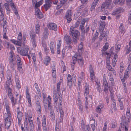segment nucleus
<instances>
[{
  "mask_svg": "<svg viewBox=\"0 0 131 131\" xmlns=\"http://www.w3.org/2000/svg\"><path fill=\"white\" fill-rule=\"evenodd\" d=\"M9 5L11 6V7L12 8L13 10L14 11L15 14L17 16V18L19 19H20V17L18 14V11H17L16 7L14 3L13 2H10L8 4L7 3H5L4 5L5 8L7 11H9V13L10 11V9L9 7Z\"/></svg>",
  "mask_w": 131,
  "mask_h": 131,
  "instance_id": "1",
  "label": "nucleus"
},
{
  "mask_svg": "<svg viewBox=\"0 0 131 131\" xmlns=\"http://www.w3.org/2000/svg\"><path fill=\"white\" fill-rule=\"evenodd\" d=\"M69 34L73 38H78L80 35V33L75 28L73 27H71L69 31Z\"/></svg>",
  "mask_w": 131,
  "mask_h": 131,
  "instance_id": "2",
  "label": "nucleus"
},
{
  "mask_svg": "<svg viewBox=\"0 0 131 131\" xmlns=\"http://www.w3.org/2000/svg\"><path fill=\"white\" fill-rule=\"evenodd\" d=\"M53 101L54 102L56 103V105H57V102L58 100V99L59 98L60 104L61 105L62 99L60 96V94L59 95L57 94V92L55 90L53 91Z\"/></svg>",
  "mask_w": 131,
  "mask_h": 131,
  "instance_id": "3",
  "label": "nucleus"
},
{
  "mask_svg": "<svg viewBox=\"0 0 131 131\" xmlns=\"http://www.w3.org/2000/svg\"><path fill=\"white\" fill-rule=\"evenodd\" d=\"M111 3L106 1L103 2L101 6V10L103 12L105 10V9H110L111 8Z\"/></svg>",
  "mask_w": 131,
  "mask_h": 131,
  "instance_id": "4",
  "label": "nucleus"
},
{
  "mask_svg": "<svg viewBox=\"0 0 131 131\" xmlns=\"http://www.w3.org/2000/svg\"><path fill=\"white\" fill-rule=\"evenodd\" d=\"M12 76H8L7 77V81L6 82V85L7 87L6 88V90L12 89L11 88H12L13 86L12 85Z\"/></svg>",
  "mask_w": 131,
  "mask_h": 131,
  "instance_id": "5",
  "label": "nucleus"
},
{
  "mask_svg": "<svg viewBox=\"0 0 131 131\" xmlns=\"http://www.w3.org/2000/svg\"><path fill=\"white\" fill-rule=\"evenodd\" d=\"M72 14V9H68L66 12L64 18L67 20V22L70 23L72 20L71 17Z\"/></svg>",
  "mask_w": 131,
  "mask_h": 131,
  "instance_id": "6",
  "label": "nucleus"
},
{
  "mask_svg": "<svg viewBox=\"0 0 131 131\" xmlns=\"http://www.w3.org/2000/svg\"><path fill=\"white\" fill-rule=\"evenodd\" d=\"M30 36L34 47H36V42L35 39L36 35L34 33H30Z\"/></svg>",
  "mask_w": 131,
  "mask_h": 131,
  "instance_id": "7",
  "label": "nucleus"
},
{
  "mask_svg": "<svg viewBox=\"0 0 131 131\" xmlns=\"http://www.w3.org/2000/svg\"><path fill=\"white\" fill-rule=\"evenodd\" d=\"M11 118V117H7L5 119V128L7 129H9L10 126L11 124V122L10 121V119Z\"/></svg>",
  "mask_w": 131,
  "mask_h": 131,
  "instance_id": "8",
  "label": "nucleus"
},
{
  "mask_svg": "<svg viewBox=\"0 0 131 131\" xmlns=\"http://www.w3.org/2000/svg\"><path fill=\"white\" fill-rule=\"evenodd\" d=\"M129 71L126 70L124 73V75L123 77L121 75V74L119 73V74L120 75V77L122 82H125V80H126L129 77Z\"/></svg>",
  "mask_w": 131,
  "mask_h": 131,
  "instance_id": "9",
  "label": "nucleus"
},
{
  "mask_svg": "<svg viewBox=\"0 0 131 131\" xmlns=\"http://www.w3.org/2000/svg\"><path fill=\"white\" fill-rule=\"evenodd\" d=\"M29 50V48L27 46H25V47L21 49L20 52V53L23 56H27L28 54V51Z\"/></svg>",
  "mask_w": 131,
  "mask_h": 131,
  "instance_id": "10",
  "label": "nucleus"
},
{
  "mask_svg": "<svg viewBox=\"0 0 131 131\" xmlns=\"http://www.w3.org/2000/svg\"><path fill=\"white\" fill-rule=\"evenodd\" d=\"M35 15L37 18L39 19H41L43 17V14L38 8H36Z\"/></svg>",
  "mask_w": 131,
  "mask_h": 131,
  "instance_id": "11",
  "label": "nucleus"
},
{
  "mask_svg": "<svg viewBox=\"0 0 131 131\" xmlns=\"http://www.w3.org/2000/svg\"><path fill=\"white\" fill-rule=\"evenodd\" d=\"M26 97L27 99L28 100V103L30 105H31V96L29 93V91L28 88L27 87L26 88Z\"/></svg>",
  "mask_w": 131,
  "mask_h": 131,
  "instance_id": "12",
  "label": "nucleus"
},
{
  "mask_svg": "<svg viewBox=\"0 0 131 131\" xmlns=\"http://www.w3.org/2000/svg\"><path fill=\"white\" fill-rule=\"evenodd\" d=\"M48 28L50 30H53L54 31L57 30V25L55 23H49L48 25Z\"/></svg>",
  "mask_w": 131,
  "mask_h": 131,
  "instance_id": "13",
  "label": "nucleus"
},
{
  "mask_svg": "<svg viewBox=\"0 0 131 131\" xmlns=\"http://www.w3.org/2000/svg\"><path fill=\"white\" fill-rule=\"evenodd\" d=\"M5 106L6 107V109L8 115V117H11V114L10 111L9 107L8 105V102L7 100H6L5 101Z\"/></svg>",
  "mask_w": 131,
  "mask_h": 131,
  "instance_id": "14",
  "label": "nucleus"
},
{
  "mask_svg": "<svg viewBox=\"0 0 131 131\" xmlns=\"http://www.w3.org/2000/svg\"><path fill=\"white\" fill-rule=\"evenodd\" d=\"M122 121L124 122V124H126V125L124 126L125 127V131H128V130L127 128V126L128 125V123L127 122V120L125 117V115H123L122 117Z\"/></svg>",
  "mask_w": 131,
  "mask_h": 131,
  "instance_id": "15",
  "label": "nucleus"
},
{
  "mask_svg": "<svg viewBox=\"0 0 131 131\" xmlns=\"http://www.w3.org/2000/svg\"><path fill=\"white\" fill-rule=\"evenodd\" d=\"M9 61L11 68H12L13 70H14L15 68V66L16 64V63L13 60V58H9Z\"/></svg>",
  "mask_w": 131,
  "mask_h": 131,
  "instance_id": "16",
  "label": "nucleus"
},
{
  "mask_svg": "<svg viewBox=\"0 0 131 131\" xmlns=\"http://www.w3.org/2000/svg\"><path fill=\"white\" fill-rule=\"evenodd\" d=\"M28 119L29 123V131H33L34 125V124L33 121L29 119Z\"/></svg>",
  "mask_w": 131,
  "mask_h": 131,
  "instance_id": "17",
  "label": "nucleus"
},
{
  "mask_svg": "<svg viewBox=\"0 0 131 131\" xmlns=\"http://www.w3.org/2000/svg\"><path fill=\"white\" fill-rule=\"evenodd\" d=\"M22 113L21 112H18L17 117L18 119V123L19 125L21 123L22 119Z\"/></svg>",
  "mask_w": 131,
  "mask_h": 131,
  "instance_id": "18",
  "label": "nucleus"
},
{
  "mask_svg": "<svg viewBox=\"0 0 131 131\" xmlns=\"http://www.w3.org/2000/svg\"><path fill=\"white\" fill-rule=\"evenodd\" d=\"M61 84V83L60 82L58 83L57 84V94L58 95H59L60 94V91L61 89L60 87V85Z\"/></svg>",
  "mask_w": 131,
  "mask_h": 131,
  "instance_id": "19",
  "label": "nucleus"
},
{
  "mask_svg": "<svg viewBox=\"0 0 131 131\" xmlns=\"http://www.w3.org/2000/svg\"><path fill=\"white\" fill-rule=\"evenodd\" d=\"M64 39L67 44L70 45L71 42V39L69 36L65 35L64 38Z\"/></svg>",
  "mask_w": 131,
  "mask_h": 131,
  "instance_id": "20",
  "label": "nucleus"
},
{
  "mask_svg": "<svg viewBox=\"0 0 131 131\" xmlns=\"http://www.w3.org/2000/svg\"><path fill=\"white\" fill-rule=\"evenodd\" d=\"M105 25V22H101L100 23L99 28L100 31L103 32Z\"/></svg>",
  "mask_w": 131,
  "mask_h": 131,
  "instance_id": "21",
  "label": "nucleus"
},
{
  "mask_svg": "<svg viewBox=\"0 0 131 131\" xmlns=\"http://www.w3.org/2000/svg\"><path fill=\"white\" fill-rule=\"evenodd\" d=\"M6 91L7 92L8 96L9 99L14 97L12 89L7 90Z\"/></svg>",
  "mask_w": 131,
  "mask_h": 131,
  "instance_id": "22",
  "label": "nucleus"
},
{
  "mask_svg": "<svg viewBox=\"0 0 131 131\" xmlns=\"http://www.w3.org/2000/svg\"><path fill=\"white\" fill-rule=\"evenodd\" d=\"M48 29L47 28L45 27L44 28V30L43 34V37L45 39H47L48 38Z\"/></svg>",
  "mask_w": 131,
  "mask_h": 131,
  "instance_id": "23",
  "label": "nucleus"
},
{
  "mask_svg": "<svg viewBox=\"0 0 131 131\" xmlns=\"http://www.w3.org/2000/svg\"><path fill=\"white\" fill-rule=\"evenodd\" d=\"M103 107V105L100 104L97 106L96 109V111L97 113H100L101 112V109Z\"/></svg>",
  "mask_w": 131,
  "mask_h": 131,
  "instance_id": "24",
  "label": "nucleus"
},
{
  "mask_svg": "<svg viewBox=\"0 0 131 131\" xmlns=\"http://www.w3.org/2000/svg\"><path fill=\"white\" fill-rule=\"evenodd\" d=\"M17 65L18 70L19 71L20 73H23V71L22 68V64L21 63H17Z\"/></svg>",
  "mask_w": 131,
  "mask_h": 131,
  "instance_id": "25",
  "label": "nucleus"
},
{
  "mask_svg": "<svg viewBox=\"0 0 131 131\" xmlns=\"http://www.w3.org/2000/svg\"><path fill=\"white\" fill-rule=\"evenodd\" d=\"M82 128L85 131H90L91 129L89 125H82Z\"/></svg>",
  "mask_w": 131,
  "mask_h": 131,
  "instance_id": "26",
  "label": "nucleus"
},
{
  "mask_svg": "<svg viewBox=\"0 0 131 131\" xmlns=\"http://www.w3.org/2000/svg\"><path fill=\"white\" fill-rule=\"evenodd\" d=\"M78 62L80 66L82 67L83 66L84 64V61L83 58L78 59H77Z\"/></svg>",
  "mask_w": 131,
  "mask_h": 131,
  "instance_id": "27",
  "label": "nucleus"
},
{
  "mask_svg": "<svg viewBox=\"0 0 131 131\" xmlns=\"http://www.w3.org/2000/svg\"><path fill=\"white\" fill-rule=\"evenodd\" d=\"M84 95H87L89 93V85L86 84L84 86Z\"/></svg>",
  "mask_w": 131,
  "mask_h": 131,
  "instance_id": "28",
  "label": "nucleus"
},
{
  "mask_svg": "<svg viewBox=\"0 0 131 131\" xmlns=\"http://www.w3.org/2000/svg\"><path fill=\"white\" fill-rule=\"evenodd\" d=\"M122 10V8H119L118 9H116L112 13V14L113 15H115L118 14L121 12Z\"/></svg>",
  "mask_w": 131,
  "mask_h": 131,
  "instance_id": "29",
  "label": "nucleus"
},
{
  "mask_svg": "<svg viewBox=\"0 0 131 131\" xmlns=\"http://www.w3.org/2000/svg\"><path fill=\"white\" fill-rule=\"evenodd\" d=\"M54 42L52 41L51 42L50 44V49L51 52L53 54H54Z\"/></svg>",
  "mask_w": 131,
  "mask_h": 131,
  "instance_id": "30",
  "label": "nucleus"
},
{
  "mask_svg": "<svg viewBox=\"0 0 131 131\" xmlns=\"http://www.w3.org/2000/svg\"><path fill=\"white\" fill-rule=\"evenodd\" d=\"M11 102L12 104L13 105H15L17 104V99L15 98L14 97L10 99Z\"/></svg>",
  "mask_w": 131,
  "mask_h": 131,
  "instance_id": "31",
  "label": "nucleus"
},
{
  "mask_svg": "<svg viewBox=\"0 0 131 131\" xmlns=\"http://www.w3.org/2000/svg\"><path fill=\"white\" fill-rule=\"evenodd\" d=\"M50 116L51 118V121L53 122L55 120V114L53 110H51L50 111Z\"/></svg>",
  "mask_w": 131,
  "mask_h": 131,
  "instance_id": "32",
  "label": "nucleus"
},
{
  "mask_svg": "<svg viewBox=\"0 0 131 131\" xmlns=\"http://www.w3.org/2000/svg\"><path fill=\"white\" fill-rule=\"evenodd\" d=\"M15 82L16 83V86L17 88L19 89L21 88L20 83L19 79L17 78H16L15 79Z\"/></svg>",
  "mask_w": 131,
  "mask_h": 131,
  "instance_id": "33",
  "label": "nucleus"
},
{
  "mask_svg": "<svg viewBox=\"0 0 131 131\" xmlns=\"http://www.w3.org/2000/svg\"><path fill=\"white\" fill-rule=\"evenodd\" d=\"M46 123V119L45 115H44L43 116L42 124L43 127H47Z\"/></svg>",
  "mask_w": 131,
  "mask_h": 131,
  "instance_id": "34",
  "label": "nucleus"
},
{
  "mask_svg": "<svg viewBox=\"0 0 131 131\" xmlns=\"http://www.w3.org/2000/svg\"><path fill=\"white\" fill-rule=\"evenodd\" d=\"M50 61V59L49 57H47L44 61V63L46 66L48 65Z\"/></svg>",
  "mask_w": 131,
  "mask_h": 131,
  "instance_id": "35",
  "label": "nucleus"
},
{
  "mask_svg": "<svg viewBox=\"0 0 131 131\" xmlns=\"http://www.w3.org/2000/svg\"><path fill=\"white\" fill-rule=\"evenodd\" d=\"M18 40L17 41H18V42H20L21 44L22 42V34L21 32H19L18 34Z\"/></svg>",
  "mask_w": 131,
  "mask_h": 131,
  "instance_id": "36",
  "label": "nucleus"
},
{
  "mask_svg": "<svg viewBox=\"0 0 131 131\" xmlns=\"http://www.w3.org/2000/svg\"><path fill=\"white\" fill-rule=\"evenodd\" d=\"M130 110L127 108V110L126 112V117L128 119L127 122H129V119L130 117Z\"/></svg>",
  "mask_w": 131,
  "mask_h": 131,
  "instance_id": "37",
  "label": "nucleus"
},
{
  "mask_svg": "<svg viewBox=\"0 0 131 131\" xmlns=\"http://www.w3.org/2000/svg\"><path fill=\"white\" fill-rule=\"evenodd\" d=\"M95 123V120H91L90 121V123L91 124V126L93 131H94L95 129V124H92V123Z\"/></svg>",
  "mask_w": 131,
  "mask_h": 131,
  "instance_id": "38",
  "label": "nucleus"
},
{
  "mask_svg": "<svg viewBox=\"0 0 131 131\" xmlns=\"http://www.w3.org/2000/svg\"><path fill=\"white\" fill-rule=\"evenodd\" d=\"M101 35L100 36V40H102L103 38L107 36V33H105L104 32H101Z\"/></svg>",
  "mask_w": 131,
  "mask_h": 131,
  "instance_id": "39",
  "label": "nucleus"
},
{
  "mask_svg": "<svg viewBox=\"0 0 131 131\" xmlns=\"http://www.w3.org/2000/svg\"><path fill=\"white\" fill-rule=\"evenodd\" d=\"M106 68L109 71H112L114 73H115V71L114 70V69L109 64L107 65Z\"/></svg>",
  "mask_w": 131,
  "mask_h": 131,
  "instance_id": "40",
  "label": "nucleus"
},
{
  "mask_svg": "<svg viewBox=\"0 0 131 131\" xmlns=\"http://www.w3.org/2000/svg\"><path fill=\"white\" fill-rule=\"evenodd\" d=\"M55 67V66H54L53 68H52V75L53 78H56V71L55 68H54Z\"/></svg>",
  "mask_w": 131,
  "mask_h": 131,
  "instance_id": "41",
  "label": "nucleus"
},
{
  "mask_svg": "<svg viewBox=\"0 0 131 131\" xmlns=\"http://www.w3.org/2000/svg\"><path fill=\"white\" fill-rule=\"evenodd\" d=\"M123 3L124 2L122 0H115L114 2V4L115 5L119 4L122 5Z\"/></svg>",
  "mask_w": 131,
  "mask_h": 131,
  "instance_id": "42",
  "label": "nucleus"
},
{
  "mask_svg": "<svg viewBox=\"0 0 131 131\" xmlns=\"http://www.w3.org/2000/svg\"><path fill=\"white\" fill-rule=\"evenodd\" d=\"M42 4V1H40L38 2H37L36 3L35 5V8H38L39 7L40 5H41Z\"/></svg>",
  "mask_w": 131,
  "mask_h": 131,
  "instance_id": "43",
  "label": "nucleus"
},
{
  "mask_svg": "<svg viewBox=\"0 0 131 131\" xmlns=\"http://www.w3.org/2000/svg\"><path fill=\"white\" fill-rule=\"evenodd\" d=\"M91 80L93 82L95 81V77L94 73H90Z\"/></svg>",
  "mask_w": 131,
  "mask_h": 131,
  "instance_id": "44",
  "label": "nucleus"
},
{
  "mask_svg": "<svg viewBox=\"0 0 131 131\" xmlns=\"http://www.w3.org/2000/svg\"><path fill=\"white\" fill-rule=\"evenodd\" d=\"M4 24L3 26V31H4L6 32L7 31V25L6 24V21H4Z\"/></svg>",
  "mask_w": 131,
  "mask_h": 131,
  "instance_id": "45",
  "label": "nucleus"
},
{
  "mask_svg": "<svg viewBox=\"0 0 131 131\" xmlns=\"http://www.w3.org/2000/svg\"><path fill=\"white\" fill-rule=\"evenodd\" d=\"M11 41H12V42L14 43V44H15L18 46H21V44L20 43V42H18V41H17L16 40H15L13 39V40H11Z\"/></svg>",
  "mask_w": 131,
  "mask_h": 131,
  "instance_id": "46",
  "label": "nucleus"
},
{
  "mask_svg": "<svg viewBox=\"0 0 131 131\" xmlns=\"http://www.w3.org/2000/svg\"><path fill=\"white\" fill-rule=\"evenodd\" d=\"M108 48V43H105V45L104 46L102 50V52L103 51H105L107 50Z\"/></svg>",
  "mask_w": 131,
  "mask_h": 131,
  "instance_id": "47",
  "label": "nucleus"
},
{
  "mask_svg": "<svg viewBox=\"0 0 131 131\" xmlns=\"http://www.w3.org/2000/svg\"><path fill=\"white\" fill-rule=\"evenodd\" d=\"M34 86L35 87L37 91L38 92V93L39 94L40 92V90L39 88V87H38V85L37 83H35L34 84Z\"/></svg>",
  "mask_w": 131,
  "mask_h": 131,
  "instance_id": "48",
  "label": "nucleus"
},
{
  "mask_svg": "<svg viewBox=\"0 0 131 131\" xmlns=\"http://www.w3.org/2000/svg\"><path fill=\"white\" fill-rule=\"evenodd\" d=\"M72 62H71L72 64H75L77 62V57L75 56H73L72 57Z\"/></svg>",
  "mask_w": 131,
  "mask_h": 131,
  "instance_id": "49",
  "label": "nucleus"
},
{
  "mask_svg": "<svg viewBox=\"0 0 131 131\" xmlns=\"http://www.w3.org/2000/svg\"><path fill=\"white\" fill-rule=\"evenodd\" d=\"M81 32V35L80 39L81 40L83 41V39L84 38L85 31H83L82 32Z\"/></svg>",
  "mask_w": 131,
  "mask_h": 131,
  "instance_id": "50",
  "label": "nucleus"
},
{
  "mask_svg": "<svg viewBox=\"0 0 131 131\" xmlns=\"http://www.w3.org/2000/svg\"><path fill=\"white\" fill-rule=\"evenodd\" d=\"M31 56L32 58V59L33 60L34 62V63L35 64V62L36 61L35 54V53H32L31 54Z\"/></svg>",
  "mask_w": 131,
  "mask_h": 131,
  "instance_id": "51",
  "label": "nucleus"
},
{
  "mask_svg": "<svg viewBox=\"0 0 131 131\" xmlns=\"http://www.w3.org/2000/svg\"><path fill=\"white\" fill-rule=\"evenodd\" d=\"M52 1L51 0H45V4L51 5L52 4Z\"/></svg>",
  "mask_w": 131,
  "mask_h": 131,
  "instance_id": "52",
  "label": "nucleus"
},
{
  "mask_svg": "<svg viewBox=\"0 0 131 131\" xmlns=\"http://www.w3.org/2000/svg\"><path fill=\"white\" fill-rule=\"evenodd\" d=\"M78 106V108L79 109V111L81 112H82L83 111V106L81 103H80L79 104Z\"/></svg>",
  "mask_w": 131,
  "mask_h": 131,
  "instance_id": "53",
  "label": "nucleus"
},
{
  "mask_svg": "<svg viewBox=\"0 0 131 131\" xmlns=\"http://www.w3.org/2000/svg\"><path fill=\"white\" fill-rule=\"evenodd\" d=\"M44 6L45 9L47 11L48 9L51 7V5L49 4L48 5L45 4L44 5Z\"/></svg>",
  "mask_w": 131,
  "mask_h": 131,
  "instance_id": "54",
  "label": "nucleus"
},
{
  "mask_svg": "<svg viewBox=\"0 0 131 131\" xmlns=\"http://www.w3.org/2000/svg\"><path fill=\"white\" fill-rule=\"evenodd\" d=\"M96 4H95L93 2L92 4L91 8V11H92L94 9L95 7L96 6Z\"/></svg>",
  "mask_w": 131,
  "mask_h": 131,
  "instance_id": "55",
  "label": "nucleus"
},
{
  "mask_svg": "<svg viewBox=\"0 0 131 131\" xmlns=\"http://www.w3.org/2000/svg\"><path fill=\"white\" fill-rule=\"evenodd\" d=\"M67 79L68 82L72 81V78L71 75L69 74H68V75Z\"/></svg>",
  "mask_w": 131,
  "mask_h": 131,
  "instance_id": "56",
  "label": "nucleus"
},
{
  "mask_svg": "<svg viewBox=\"0 0 131 131\" xmlns=\"http://www.w3.org/2000/svg\"><path fill=\"white\" fill-rule=\"evenodd\" d=\"M48 107L49 110H50V111H51V110H52V106H51V103L49 100H48Z\"/></svg>",
  "mask_w": 131,
  "mask_h": 131,
  "instance_id": "57",
  "label": "nucleus"
},
{
  "mask_svg": "<svg viewBox=\"0 0 131 131\" xmlns=\"http://www.w3.org/2000/svg\"><path fill=\"white\" fill-rule=\"evenodd\" d=\"M104 91L106 92L107 93L108 92V88H110V86H108V85L104 86Z\"/></svg>",
  "mask_w": 131,
  "mask_h": 131,
  "instance_id": "58",
  "label": "nucleus"
},
{
  "mask_svg": "<svg viewBox=\"0 0 131 131\" xmlns=\"http://www.w3.org/2000/svg\"><path fill=\"white\" fill-rule=\"evenodd\" d=\"M37 99H38V100L36 101V106H39L40 105V102L39 100H40L39 98H37Z\"/></svg>",
  "mask_w": 131,
  "mask_h": 131,
  "instance_id": "59",
  "label": "nucleus"
},
{
  "mask_svg": "<svg viewBox=\"0 0 131 131\" xmlns=\"http://www.w3.org/2000/svg\"><path fill=\"white\" fill-rule=\"evenodd\" d=\"M68 1V0H61L60 2V6H62L64 4Z\"/></svg>",
  "mask_w": 131,
  "mask_h": 131,
  "instance_id": "60",
  "label": "nucleus"
},
{
  "mask_svg": "<svg viewBox=\"0 0 131 131\" xmlns=\"http://www.w3.org/2000/svg\"><path fill=\"white\" fill-rule=\"evenodd\" d=\"M113 107L114 108V111L116 110L117 108L116 107V102L114 101H113Z\"/></svg>",
  "mask_w": 131,
  "mask_h": 131,
  "instance_id": "61",
  "label": "nucleus"
},
{
  "mask_svg": "<svg viewBox=\"0 0 131 131\" xmlns=\"http://www.w3.org/2000/svg\"><path fill=\"white\" fill-rule=\"evenodd\" d=\"M126 3L128 6H131V0H126Z\"/></svg>",
  "mask_w": 131,
  "mask_h": 131,
  "instance_id": "62",
  "label": "nucleus"
},
{
  "mask_svg": "<svg viewBox=\"0 0 131 131\" xmlns=\"http://www.w3.org/2000/svg\"><path fill=\"white\" fill-rule=\"evenodd\" d=\"M116 46L115 47V48L116 50H117L118 51H119V50L120 48L121 47L120 45H119L118 43H116Z\"/></svg>",
  "mask_w": 131,
  "mask_h": 131,
  "instance_id": "63",
  "label": "nucleus"
},
{
  "mask_svg": "<svg viewBox=\"0 0 131 131\" xmlns=\"http://www.w3.org/2000/svg\"><path fill=\"white\" fill-rule=\"evenodd\" d=\"M128 20L129 22H131V10L129 12Z\"/></svg>",
  "mask_w": 131,
  "mask_h": 131,
  "instance_id": "64",
  "label": "nucleus"
}]
</instances>
